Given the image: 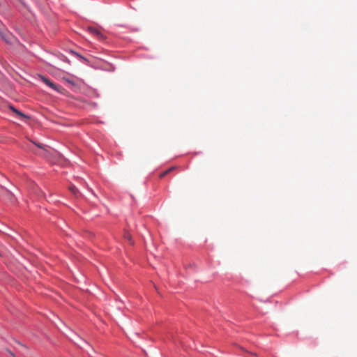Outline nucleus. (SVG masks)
Segmentation results:
<instances>
[{
  "label": "nucleus",
  "mask_w": 357,
  "mask_h": 357,
  "mask_svg": "<svg viewBox=\"0 0 357 357\" xmlns=\"http://www.w3.org/2000/svg\"><path fill=\"white\" fill-rule=\"evenodd\" d=\"M31 142L35 144L37 147L40 148V149H42L44 153H43V156H45L47 157V152L48 151L46 149V146L42 144H39V143H36L33 141H31Z\"/></svg>",
  "instance_id": "obj_6"
},
{
  "label": "nucleus",
  "mask_w": 357,
  "mask_h": 357,
  "mask_svg": "<svg viewBox=\"0 0 357 357\" xmlns=\"http://www.w3.org/2000/svg\"><path fill=\"white\" fill-rule=\"evenodd\" d=\"M88 31H89V33H91V34H93L94 36H96L99 38H103V35L97 29L93 28V27H89Z\"/></svg>",
  "instance_id": "obj_5"
},
{
  "label": "nucleus",
  "mask_w": 357,
  "mask_h": 357,
  "mask_svg": "<svg viewBox=\"0 0 357 357\" xmlns=\"http://www.w3.org/2000/svg\"><path fill=\"white\" fill-rule=\"evenodd\" d=\"M41 79L45 84H47L48 86L52 88L53 90H54L56 91H60L61 87L59 86H57L56 84H55L54 82H52L49 79H47L45 77H41Z\"/></svg>",
  "instance_id": "obj_2"
},
{
  "label": "nucleus",
  "mask_w": 357,
  "mask_h": 357,
  "mask_svg": "<svg viewBox=\"0 0 357 357\" xmlns=\"http://www.w3.org/2000/svg\"><path fill=\"white\" fill-rule=\"evenodd\" d=\"M125 238H126L129 241V242H130V243H132V242H131V237H130V234H126L125 235Z\"/></svg>",
  "instance_id": "obj_8"
},
{
  "label": "nucleus",
  "mask_w": 357,
  "mask_h": 357,
  "mask_svg": "<svg viewBox=\"0 0 357 357\" xmlns=\"http://www.w3.org/2000/svg\"><path fill=\"white\" fill-rule=\"evenodd\" d=\"M0 36L6 43H13L14 37L9 31L0 30Z\"/></svg>",
  "instance_id": "obj_1"
},
{
  "label": "nucleus",
  "mask_w": 357,
  "mask_h": 357,
  "mask_svg": "<svg viewBox=\"0 0 357 357\" xmlns=\"http://www.w3.org/2000/svg\"><path fill=\"white\" fill-rule=\"evenodd\" d=\"M9 109L13 111L19 118L21 119H29V117L24 114V113L21 112L16 108H15L13 106L10 105L9 106Z\"/></svg>",
  "instance_id": "obj_4"
},
{
  "label": "nucleus",
  "mask_w": 357,
  "mask_h": 357,
  "mask_svg": "<svg viewBox=\"0 0 357 357\" xmlns=\"http://www.w3.org/2000/svg\"><path fill=\"white\" fill-rule=\"evenodd\" d=\"M176 169V168L174 167H170L168 169L160 172V174L158 175V176L160 178H162V177L167 176H174L175 175L174 174H172V173L174 171H175Z\"/></svg>",
  "instance_id": "obj_3"
},
{
  "label": "nucleus",
  "mask_w": 357,
  "mask_h": 357,
  "mask_svg": "<svg viewBox=\"0 0 357 357\" xmlns=\"http://www.w3.org/2000/svg\"><path fill=\"white\" fill-rule=\"evenodd\" d=\"M70 191L74 194V195H76L77 192H78V190L77 189V188L75 186V185H70Z\"/></svg>",
  "instance_id": "obj_7"
}]
</instances>
